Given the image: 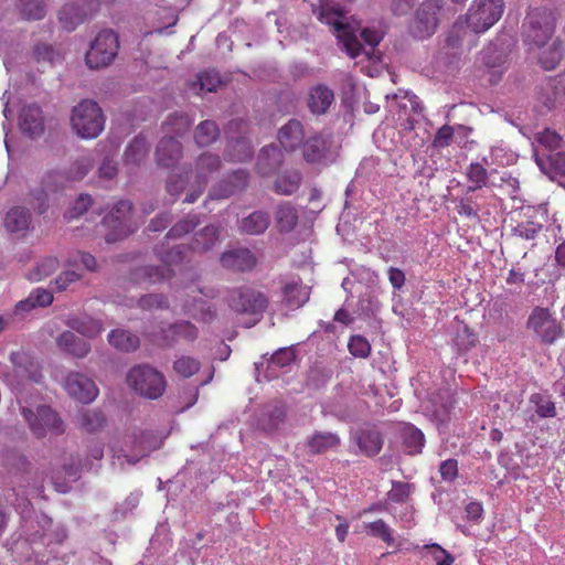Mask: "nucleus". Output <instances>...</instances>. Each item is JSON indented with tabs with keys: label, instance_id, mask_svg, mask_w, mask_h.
I'll list each match as a JSON object with an SVG mask.
<instances>
[{
	"label": "nucleus",
	"instance_id": "1",
	"mask_svg": "<svg viewBox=\"0 0 565 565\" xmlns=\"http://www.w3.org/2000/svg\"><path fill=\"white\" fill-rule=\"evenodd\" d=\"M320 19L333 26L341 49L351 58L380 60V53L375 47L384 36V31L381 28L352 25L345 22V18L340 14L329 18L324 12H321Z\"/></svg>",
	"mask_w": 565,
	"mask_h": 565
},
{
	"label": "nucleus",
	"instance_id": "2",
	"mask_svg": "<svg viewBox=\"0 0 565 565\" xmlns=\"http://www.w3.org/2000/svg\"><path fill=\"white\" fill-rule=\"evenodd\" d=\"M160 446V441L150 433L126 435L122 440L110 446L113 465L125 469L135 466L141 458L148 456Z\"/></svg>",
	"mask_w": 565,
	"mask_h": 565
},
{
	"label": "nucleus",
	"instance_id": "3",
	"mask_svg": "<svg viewBox=\"0 0 565 565\" xmlns=\"http://www.w3.org/2000/svg\"><path fill=\"white\" fill-rule=\"evenodd\" d=\"M127 385L136 394L148 399H158L167 387L164 375L149 364H137L126 375Z\"/></svg>",
	"mask_w": 565,
	"mask_h": 565
},
{
	"label": "nucleus",
	"instance_id": "4",
	"mask_svg": "<svg viewBox=\"0 0 565 565\" xmlns=\"http://www.w3.org/2000/svg\"><path fill=\"white\" fill-rule=\"evenodd\" d=\"M72 127L84 139L99 136L105 127V117L97 103L85 99L72 110Z\"/></svg>",
	"mask_w": 565,
	"mask_h": 565
},
{
	"label": "nucleus",
	"instance_id": "5",
	"mask_svg": "<svg viewBox=\"0 0 565 565\" xmlns=\"http://www.w3.org/2000/svg\"><path fill=\"white\" fill-rule=\"evenodd\" d=\"M554 33V17L547 9L535 8L527 12L523 22L525 43L541 49L552 39Z\"/></svg>",
	"mask_w": 565,
	"mask_h": 565
},
{
	"label": "nucleus",
	"instance_id": "6",
	"mask_svg": "<svg viewBox=\"0 0 565 565\" xmlns=\"http://www.w3.org/2000/svg\"><path fill=\"white\" fill-rule=\"evenodd\" d=\"M504 0H473L465 15L467 26L475 33L492 28L504 12Z\"/></svg>",
	"mask_w": 565,
	"mask_h": 565
},
{
	"label": "nucleus",
	"instance_id": "7",
	"mask_svg": "<svg viewBox=\"0 0 565 565\" xmlns=\"http://www.w3.org/2000/svg\"><path fill=\"white\" fill-rule=\"evenodd\" d=\"M21 414L36 438H43L47 434L61 435L64 433L63 420L50 406L40 405L35 411L22 406Z\"/></svg>",
	"mask_w": 565,
	"mask_h": 565
},
{
	"label": "nucleus",
	"instance_id": "8",
	"mask_svg": "<svg viewBox=\"0 0 565 565\" xmlns=\"http://www.w3.org/2000/svg\"><path fill=\"white\" fill-rule=\"evenodd\" d=\"M164 266H142L135 268L130 273V280L134 284H156L168 279L172 275L170 266L178 264L183 259V248L174 246L166 253H158Z\"/></svg>",
	"mask_w": 565,
	"mask_h": 565
},
{
	"label": "nucleus",
	"instance_id": "9",
	"mask_svg": "<svg viewBox=\"0 0 565 565\" xmlns=\"http://www.w3.org/2000/svg\"><path fill=\"white\" fill-rule=\"evenodd\" d=\"M228 306L237 313L248 315L256 323L268 306L265 294L250 287L233 289L228 295Z\"/></svg>",
	"mask_w": 565,
	"mask_h": 565
},
{
	"label": "nucleus",
	"instance_id": "10",
	"mask_svg": "<svg viewBox=\"0 0 565 565\" xmlns=\"http://www.w3.org/2000/svg\"><path fill=\"white\" fill-rule=\"evenodd\" d=\"M221 159L217 154L203 152L195 160L194 170L191 172V185L188 190L184 202L194 203L204 192L209 180L218 172Z\"/></svg>",
	"mask_w": 565,
	"mask_h": 565
},
{
	"label": "nucleus",
	"instance_id": "11",
	"mask_svg": "<svg viewBox=\"0 0 565 565\" xmlns=\"http://www.w3.org/2000/svg\"><path fill=\"white\" fill-rule=\"evenodd\" d=\"M215 294L214 289L202 288L195 282L186 285L182 294V296L185 297L182 303V312L203 322L211 321L214 318L215 312L203 297L214 298Z\"/></svg>",
	"mask_w": 565,
	"mask_h": 565
},
{
	"label": "nucleus",
	"instance_id": "12",
	"mask_svg": "<svg viewBox=\"0 0 565 565\" xmlns=\"http://www.w3.org/2000/svg\"><path fill=\"white\" fill-rule=\"evenodd\" d=\"M119 42L111 30H103L95 38L86 53V64L89 68L108 66L117 55Z\"/></svg>",
	"mask_w": 565,
	"mask_h": 565
},
{
	"label": "nucleus",
	"instance_id": "13",
	"mask_svg": "<svg viewBox=\"0 0 565 565\" xmlns=\"http://www.w3.org/2000/svg\"><path fill=\"white\" fill-rule=\"evenodd\" d=\"M444 2V0H426L420 4L409 25V33L414 38L424 40L436 32Z\"/></svg>",
	"mask_w": 565,
	"mask_h": 565
},
{
	"label": "nucleus",
	"instance_id": "14",
	"mask_svg": "<svg viewBox=\"0 0 565 565\" xmlns=\"http://www.w3.org/2000/svg\"><path fill=\"white\" fill-rule=\"evenodd\" d=\"M131 209L132 204L127 200H122L116 203L104 217L103 224L109 228L105 236L107 243L122 239L135 231V227L130 223Z\"/></svg>",
	"mask_w": 565,
	"mask_h": 565
},
{
	"label": "nucleus",
	"instance_id": "15",
	"mask_svg": "<svg viewBox=\"0 0 565 565\" xmlns=\"http://www.w3.org/2000/svg\"><path fill=\"white\" fill-rule=\"evenodd\" d=\"M301 150L303 160L309 164L328 167L337 159L331 138L323 134L307 137Z\"/></svg>",
	"mask_w": 565,
	"mask_h": 565
},
{
	"label": "nucleus",
	"instance_id": "16",
	"mask_svg": "<svg viewBox=\"0 0 565 565\" xmlns=\"http://www.w3.org/2000/svg\"><path fill=\"white\" fill-rule=\"evenodd\" d=\"M146 335L152 343L162 348H170L179 340L194 341L199 335V330L189 321H178L162 326L158 331H147Z\"/></svg>",
	"mask_w": 565,
	"mask_h": 565
},
{
	"label": "nucleus",
	"instance_id": "17",
	"mask_svg": "<svg viewBox=\"0 0 565 565\" xmlns=\"http://www.w3.org/2000/svg\"><path fill=\"white\" fill-rule=\"evenodd\" d=\"M563 138L548 128L534 136L533 157L542 171H546L545 159L562 149Z\"/></svg>",
	"mask_w": 565,
	"mask_h": 565
},
{
	"label": "nucleus",
	"instance_id": "18",
	"mask_svg": "<svg viewBox=\"0 0 565 565\" xmlns=\"http://www.w3.org/2000/svg\"><path fill=\"white\" fill-rule=\"evenodd\" d=\"M66 392L81 403H92L98 396V387L88 376L79 372L70 373L64 382Z\"/></svg>",
	"mask_w": 565,
	"mask_h": 565
},
{
	"label": "nucleus",
	"instance_id": "19",
	"mask_svg": "<svg viewBox=\"0 0 565 565\" xmlns=\"http://www.w3.org/2000/svg\"><path fill=\"white\" fill-rule=\"evenodd\" d=\"M527 326L546 343H553L561 334V328L545 308H535Z\"/></svg>",
	"mask_w": 565,
	"mask_h": 565
},
{
	"label": "nucleus",
	"instance_id": "20",
	"mask_svg": "<svg viewBox=\"0 0 565 565\" xmlns=\"http://www.w3.org/2000/svg\"><path fill=\"white\" fill-rule=\"evenodd\" d=\"M36 523L41 526L42 533H39L38 531L34 533H28V540L31 543H35L36 540L40 539L43 544L50 547L49 554L52 556V558L57 559V553L53 546L51 547V545L61 544L67 536L66 530L62 526H58L54 531H49L46 527L52 525V520L46 515H41L36 520Z\"/></svg>",
	"mask_w": 565,
	"mask_h": 565
},
{
	"label": "nucleus",
	"instance_id": "21",
	"mask_svg": "<svg viewBox=\"0 0 565 565\" xmlns=\"http://www.w3.org/2000/svg\"><path fill=\"white\" fill-rule=\"evenodd\" d=\"M352 441L358 447L355 454L367 457L377 455L383 446V438L380 431L372 427H362L352 433Z\"/></svg>",
	"mask_w": 565,
	"mask_h": 565
},
{
	"label": "nucleus",
	"instance_id": "22",
	"mask_svg": "<svg viewBox=\"0 0 565 565\" xmlns=\"http://www.w3.org/2000/svg\"><path fill=\"white\" fill-rule=\"evenodd\" d=\"M278 141L280 146L286 151H295L303 146V142L306 141V135L303 130V125L297 120L291 119L287 124H285L279 130H278Z\"/></svg>",
	"mask_w": 565,
	"mask_h": 565
},
{
	"label": "nucleus",
	"instance_id": "23",
	"mask_svg": "<svg viewBox=\"0 0 565 565\" xmlns=\"http://www.w3.org/2000/svg\"><path fill=\"white\" fill-rule=\"evenodd\" d=\"M248 173L245 170H236L227 179L213 186L209 196L211 199H226L246 188Z\"/></svg>",
	"mask_w": 565,
	"mask_h": 565
},
{
	"label": "nucleus",
	"instance_id": "24",
	"mask_svg": "<svg viewBox=\"0 0 565 565\" xmlns=\"http://www.w3.org/2000/svg\"><path fill=\"white\" fill-rule=\"evenodd\" d=\"M220 260L224 268L237 271L250 270L257 263L255 255L247 248L227 250L221 255Z\"/></svg>",
	"mask_w": 565,
	"mask_h": 565
},
{
	"label": "nucleus",
	"instance_id": "25",
	"mask_svg": "<svg viewBox=\"0 0 565 565\" xmlns=\"http://www.w3.org/2000/svg\"><path fill=\"white\" fill-rule=\"evenodd\" d=\"M480 60L487 67L484 72L487 81L492 85L498 84L505 72L503 55L494 46H488L481 52Z\"/></svg>",
	"mask_w": 565,
	"mask_h": 565
},
{
	"label": "nucleus",
	"instance_id": "26",
	"mask_svg": "<svg viewBox=\"0 0 565 565\" xmlns=\"http://www.w3.org/2000/svg\"><path fill=\"white\" fill-rule=\"evenodd\" d=\"M181 157L182 146L177 138L169 136L160 140L156 150V159L159 166L173 167Z\"/></svg>",
	"mask_w": 565,
	"mask_h": 565
},
{
	"label": "nucleus",
	"instance_id": "27",
	"mask_svg": "<svg viewBox=\"0 0 565 565\" xmlns=\"http://www.w3.org/2000/svg\"><path fill=\"white\" fill-rule=\"evenodd\" d=\"M19 125L24 134L40 136L44 130L41 108L34 104L24 106L19 116Z\"/></svg>",
	"mask_w": 565,
	"mask_h": 565
},
{
	"label": "nucleus",
	"instance_id": "28",
	"mask_svg": "<svg viewBox=\"0 0 565 565\" xmlns=\"http://www.w3.org/2000/svg\"><path fill=\"white\" fill-rule=\"evenodd\" d=\"M66 326L88 339L96 338L104 331L103 322L87 315L70 316Z\"/></svg>",
	"mask_w": 565,
	"mask_h": 565
},
{
	"label": "nucleus",
	"instance_id": "29",
	"mask_svg": "<svg viewBox=\"0 0 565 565\" xmlns=\"http://www.w3.org/2000/svg\"><path fill=\"white\" fill-rule=\"evenodd\" d=\"M490 162L487 157H483L481 162H471L466 169V178L470 185L467 189V193L477 191L482 188L491 186L490 175L491 173L487 170L486 166Z\"/></svg>",
	"mask_w": 565,
	"mask_h": 565
},
{
	"label": "nucleus",
	"instance_id": "30",
	"mask_svg": "<svg viewBox=\"0 0 565 565\" xmlns=\"http://www.w3.org/2000/svg\"><path fill=\"white\" fill-rule=\"evenodd\" d=\"M309 299V291L300 279H290L282 287V301L288 309H298Z\"/></svg>",
	"mask_w": 565,
	"mask_h": 565
},
{
	"label": "nucleus",
	"instance_id": "31",
	"mask_svg": "<svg viewBox=\"0 0 565 565\" xmlns=\"http://www.w3.org/2000/svg\"><path fill=\"white\" fill-rule=\"evenodd\" d=\"M58 349L75 358L83 359L90 352V344L72 331H64L56 338Z\"/></svg>",
	"mask_w": 565,
	"mask_h": 565
},
{
	"label": "nucleus",
	"instance_id": "32",
	"mask_svg": "<svg viewBox=\"0 0 565 565\" xmlns=\"http://www.w3.org/2000/svg\"><path fill=\"white\" fill-rule=\"evenodd\" d=\"M282 163V152L275 146L270 145L264 147L257 159V170L262 175H270L274 173Z\"/></svg>",
	"mask_w": 565,
	"mask_h": 565
},
{
	"label": "nucleus",
	"instance_id": "33",
	"mask_svg": "<svg viewBox=\"0 0 565 565\" xmlns=\"http://www.w3.org/2000/svg\"><path fill=\"white\" fill-rule=\"evenodd\" d=\"M430 403L431 409L426 406L427 413L438 423H445L454 408L452 395L448 391H441L431 398Z\"/></svg>",
	"mask_w": 565,
	"mask_h": 565
},
{
	"label": "nucleus",
	"instance_id": "34",
	"mask_svg": "<svg viewBox=\"0 0 565 565\" xmlns=\"http://www.w3.org/2000/svg\"><path fill=\"white\" fill-rule=\"evenodd\" d=\"M334 100L333 92L326 85L313 87L308 97V107L313 114H323Z\"/></svg>",
	"mask_w": 565,
	"mask_h": 565
},
{
	"label": "nucleus",
	"instance_id": "35",
	"mask_svg": "<svg viewBox=\"0 0 565 565\" xmlns=\"http://www.w3.org/2000/svg\"><path fill=\"white\" fill-rule=\"evenodd\" d=\"M270 224V216L267 212L255 211L239 222V230L247 235L263 234Z\"/></svg>",
	"mask_w": 565,
	"mask_h": 565
},
{
	"label": "nucleus",
	"instance_id": "36",
	"mask_svg": "<svg viewBox=\"0 0 565 565\" xmlns=\"http://www.w3.org/2000/svg\"><path fill=\"white\" fill-rule=\"evenodd\" d=\"M85 19L86 12L77 2L65 4L58 14V20L66 31L75 30Z\"/></svg>",
	"mask_w": 565,
	"mask_h": 565
},
{
	"label": "nucleus",
	"instance_id": "37",
	"mask_svg": "<svg viewBox=\"0 0 565 565\" xmlns=\"http://www.w3.org/2000/svg\"><path fill=\"white\" fill-rule=\"evenodd\" d=\"M108 342L111 347L122 352H132L138 349L139 338L122 329L111 330L108 334Z\"/></svg>",
	"mask_w": 565,
	"mask_h": 565
},
{
	"label": "nucleus",
	"instance_id": "38",
	"mask_svg": "<svg viewBox=\"0 0 565 565\" xmlns=\"http://www.w3.org/2000/svg\"><path fill=\"white\" fill-rule=\"evenodd\" d=\"M309 451L312 454H322L340 445V438L333 433H315L308 440Z\"/></svg>",
	"mask_w": 565,
	"mask_h": 565
},
{
	"label": "nucleus",
	"instance_id": "39",
	"mask_svg": "<svg viewBox=\"0 0 565 565\" xmlns=\"http://www.w3.org/2000/svg\"><path fill=\"white\" fill-rule=\"evenodd\" d=\"M31 215L24 207L11 209L4 217V226L9 232H22L29 228Z\"/></svg>",
	"mask_w": 565,
	"mask_h": 565
},
{
	"label": "nucleus",
	"instance_id": "40",
	"mask_svg": "<svg viewBox=\"0 0 565 565\" xmlns=\"http://www.w3.org/2000/svg\"><path fill=\"white\" fill-rule=\"evenodd\" d=\"M149 146L143 136H137L126 148L124 159L126 164L137 166L145 160Z\"/></svg>",
	"mask_w": 565,
	"mask_h": 565
},
{
	"label": "nucleus",
	"instance_id": "41",
	"mask_svg": "<svg viewBox=\"0 0 565 565\" xmlns=\"http://www.w3.org/2000/svg\"><path fill=\"white\" fill-rule=\"evenodd\" d=\"M77 425L88 433L102 429L106 423L104 414L96 409H84L76 416Z\"/></svg>",
	"mask_w": 565,
	"mask_h": 565
},
{
	"label": "nucleus",
	"instance_id": "42",
	"mask_svg": "<svg viewBox=\"0 0 565 565\" xmlns=\"http://www.w3.org/2000/svg\"><path fill=\"white\" fill-rule=\"evenodd\" d=\"M404 446L409 455H417L422 451L425 437L420 429L414 425H407L402 431Z\"/></svg>",
	"mask_w": 565,
	"mask_h": 565
},
{
	"label": "nucleus",
	"instance_id": "43",
	"mask_svg": "<svg viewBox=\"0 0 565 565\" xmlns=\"http://www.w3.org/2000/svg\"><path fill=\"white\" fill-rule=\"evenodd\" d=\"M218 238V228L214 225H209L198 232L191 244L194 252H205L216 243Z\"/></svg>",
	"mask_w": 565,
	"mask_h": 565
},
{
	"label": "nucleus",
	"instance_id": "44",
	"mask_svg": "<svg viewBox=\"0 0 565 565\" xmlns=\"http://www.w3.org/2000/svg\"><path fill=\"white\" fill-rule=\"evenodd\" d=\"M58 265L60 262L56 257L46 256L28 273V279L31 281H40L52 275L58 268Z\"/></svg>",
	"mask_w": 565,
	"mask_h": 565
},
{
	"label": "nucleus",
	"instance_id": "45",
	"mask_svg": "<svg viewBox=\"0 0 565 565\" xmlns=\"http://www.w3.org/2000/svg\"><path fill=\"white\" fill-rule=\"evenodd\" d=\"M301 174L298 171H289L275 181V191L281 195H291L300 185Z\"/></svg>",
	"mask_w": 565,
	"mask_h": 565
},
{
	"label": "nucleus",
	"instance_id": "46",
	"mask_svg": "<svg viewBox=\"0 0 565 565\" xmlns=\"http://www.w3.org/2000/svg\"><path fill=\"white\" fill-rule=\"evenodd\" d=\"M545 105L550 109L565 107V83L562 78L548 82Z\"/></svg>",
	"mask_w": 565,
	"mask_h": 565
},
{
	"label": "nucleus",
	"instance_id": "47",
	"mask_svg": "<svg viewBox=\"0 0 565 565\" xmlns=\"http://www.w3.org/2000/svg\"><path fill=\"white\" fill-rule=\"evenodd\" d=\"M276 218L281 232H290L298 222V214L296 209L290 203L286 202L279 204Z\"/></svg>",
	"mask_w": 565,
	"mask_h": 565
},
{
	"label": "nucleus",
	"instance_id": "48",
	"mask_svg": "<svg viewBox=\"0 0 565 565\" xmlns=\"http://www.w3.org/2000/svg\"><path fill=\"white\" fill-rule=\"evenodd\" d=\"M19 10L24 20H42L46 14L44 0H20Z\"/></svg>",
	"mask_w": 565,
	"mask_h": 565
},
{
	"label": "nucleus",
	"instance_id": "49",
	"mask_svg": "<svg viewBox=\"0 0 565 565\" xmlns=\"http://www.w3.org/2000/svg\"><path fill=\"white\" fill-rule=\"evenodd\" d=\"M218 137V128L212 120L202 121L195 130L194 139L199 147H206Z\"/></svg>",
	"mask_w": 565,
	"mask_h": 565
},
{
	"label": "nucleus",
	"instance_id": "50",
	"mask_svg": "<svg viewBox=\"0 0 565 565\" xmlns=\"http://www.w3.org/2000/svg\"><path fill=\"white\" fill-rule=\"evenodd\" d=\"M530 404L540 418H550L556 416V407L548 396L535 393L530 396Z\"/></svg>",
	"mask_w": 565,
	"mask_h": 565
},
{
	"label": "nucleus",
	"instance_id": "51",
	"mask_svg": "<svg viewBox=\"0 0 565 565\" xmlns=\"http://www.w3.org/2000/svg\"><path fill=\"white\" fill-rule=\"evenodd\" d=\"M192 120L185 114L171 115L163 125V129L167 134L174 135L173 137H180L191 127Z\"/></svg>",
	"mask_w": 565,
	"mask_h": 565
},
{
	"label": "nucleus",
	"instance_id": "52",
	"mask_svg": "<svg viewBox=\"0 0 565 565\" xmlns=\"http://www.w3.org/2000/svg\"><path fill=\"white\" fill-rule=\"evenodd\" d=\"M364 527L367 535L373 537H380L387 545H394V530L383 520L380 519L374 522L366 523Z\"/></svg>",
	"mask_w": 565,
	"mask_h": 565
},
{
	"label": "nucleus",
	"instance_id": "53",
	"mask_svg": "<svg viewBox=\"0 0 565 565\" xmlns=\"http://www.w3.org/2000/svg\"><path fill=\"white\" fill-rule=\"evenodd\" d=\"M227 156L231 160L244 161L253 156V148L246 138H238L227 146Z\"/></svg>",
	"mask_w": 565,
	"mask_h": 565
},
{
	"label": "nucleus",
	"instance_id": "54",
	"mask_svg": "<svg viewBox=\"0 0 565 565\" xmlns=\"http://www.w3.org/2000/svg\"><path fill=\"white\" fill-rule=\"evenodd\" d=\"M94 166V159L90 154H84L76 159L68 172L66 180L67 181H78L82 180L93 168Z\"/></svg>",
	"mask_w": 565,
	"mask_h": 565
},
{
	"label": "nucleus",
	"instance_id": "55",
	"mask_svg": "<svg viewBox=\"0 0 565 565\" xmlns=\"http://www.w3.org/2000/svg\"><path fill=\"white\" fill-rule=\"evenodd\" d=\"M543 46L542 52L539 56V62L545 70H553L557 66L562 58V50L561 45L557 41H553L552 44L544 49Z\"/></svg>",
	"mask_w": 565,
	"mask_h": 565
},
{
	"label": "nucleus",
	"instance_id": "56",
	"mask_svg": "<svg viewBox=\"0 0 565 565\" xmlns=\"http://www.w3.org/2000/svg\"><path fill=\"white\" fill-rule=\"evenodd\" d=\"M173 370L182 377H190L200 370V362L191 356H180L173 363Z\"/></svg>",
	"mask_w": 565,
	"mask_h": 565
},
{
	"label": "nucleus",
	"instance_id": "57",
	"mask_svg": "<svg viewBox=\"0 0 565 565\" xmlns=\"http://www.w3.org/2000/svg\"><path fill=\"white\" fill-rule=\"evenodd\" d=\"M200 224L198 215L191 214L178 222L167 234L168 238H179L191 232Z\"/></svg>",
	"mask_w": 565,
	"mask_h": 565
},
{
	"label": "nucleus",
	"instance_id": "58",
	"mask_svg": "<svg viewBox=\"0 0 565 565\" xmlns=\"http://www.w3.org/2000/svg\"><path fill=\"white\" fill-rule=\"evenodd\" d=\"M34 56L38 62H47L51 65L60 63L63 56L58 50L47 44H39L34 49Z\"/></svg>",
	"mask_w": 565,
	"mask_h": 565
},
{
	"label": "nucleus",
	"instance_id": "59",
	"mask_svg": "<svg viewBox=\"0 0 565 565\" xmlns=\"http://www.w3.org/2000/svg\"><path fill=\"white\" fill-rule=\"evenodd\" d=\"M136 305L142 310L167 309L169 307L167 297L161 294L145 295L137 300Z\"/></svg>",
	"mask_w": 565,
	"mask_h": 565
},
{
	"label": "nucleus",
	"instance_id": "60",
	"mask_svg": "<svg viewBox=\"0 0 565 565\" xmlns=\"http://www.w3.org/2000/svg\"><path fill=\"white\" fill-rule=\"evenodd\" d=\"M545 162L546 171H543L544 173L565 177V151L561 149L553 154H548Z\"/></svg>",
	"mask_w": 565,
	"mask_h": 565
},
{
	"label": "nucleus",
	"instance_id": "61",
	"mask_svg": "<svg viewBox=\"0 0 565 565\" xmlns=\"http://www.w3.org/2000/svg\"><path fill=\"white\" fill-rule=\"evenodd\" d=\"M190 175H182L179 173H171L167 180V191L172 196H179L186 185H191Z\"/></svg>",
	"mask_w": 565,
	"mask_h": 565
},
{
	"label": "nucleus",
	"instance_id": "62",
	"mask_svg": "<svg viewBox=\"0 0 565 565\" xmlns=\"http://www.w3.org/2000/svg\"><path fill=\"white\" fill-rule=\"evenodd\" d=\"M541 230H542L541 224L535 223L533 221H525V222L519 223L515 227H513L512 232H513V235H515L522 239L531 241L537 236V234L541 232Z\"/></svg>",
	"mask_w": 565,
	"mask_h": 565
},
{
	"label": "nucleus",
	"instance_id": "63",
	"mask_svg": "<svg viewBox=\"0 0 565 565\" xmlns=\"http://www.w3.org/2000/svg\"><path fill=\"white\" fill-rule=\"evenodd\" d=\"M198 84L201 92H215L221 84V78L215 71H205L199 74Z\"/></svg>",
	"mask_w": 565,
	"mask_h": 565
},
{
	"label": "nucleus",
	"instance_id": "64",
	"mask_svg": "<svg viewBox=\"0 0 565 565\" xmlns=\"http://www.w3.org/2000/svg\"><path fill=\"white\" fill-rule=\"evenodd\" d=\"M79 263L89 271H95L97 269V260L95 256L89 253L78 250L71 255L66 260V264L71 267L77 266Z\"/></svg>",
	"mask_w": 565,
	"mask_h": 565
}]
</instances>
